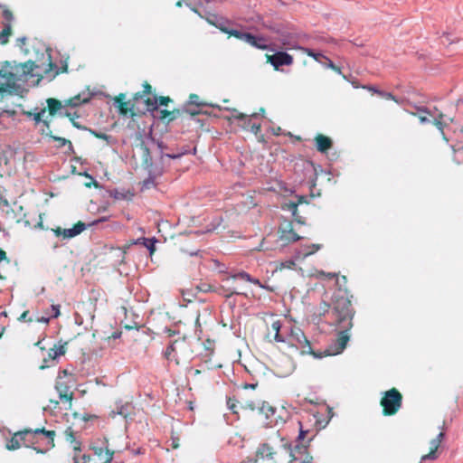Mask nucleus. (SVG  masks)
<instances>
[{
    "label": "nucleus",
    "instance_id": "nucleus-33",
    "mask_svg": "<svg viewBox=\"0 0 463 463\" xmlns=\"http://www.w3.org/2000/svg\"><path fill=\"white\" fill-rule=\"evenodd\" d=\"M143 244L144 246L149 250L150 253H152L155 250V244L156 243L157 240L153 238H143Z\"/></svg>",
    "mask_w": 463,
    "mask_h": 463
},
{
    "label": "nucleus",
    "instance_id": "nucleus-28",
    "mask_svg": "<svg viewBox=\"0 0 463 463\" xmlns=\"http://www.w3.org/2000/svg\"><path fill=\"white\" fill-rule=\"evenodd\" d=\"M116 410L117 411H114L115 413L121 415L122 417H124L127 420L131 415L132 407L130 404L127 403V404L118 405Z\"/></svg>",
    "mask_w": 463,
    "mask_h": 463
},
{
    "label": "nucleus",
    "instance_id": "nucleus-3",
    "mask_svg": "<svg viewBox=\"0 0 463 463\" xmlns=\"http://www.w3.org/2000/svg\"><path fill=\"white\" fill-rule=\"evenodd\" d=\"M90 98H91V94L82 93V94L76 95L75 97H73L71 99L64 100L63 105L61 101H59L55 99H52V98L48 99L46 100V102L48 105V109H49L50 115L52 116V115H55L58 113L61 116H66V117L70 118V119L71 120V122L73 123V125L75 127L79 128L76 121H74V118H72L71 113L65 111V108L66 107H71V108L78 107L80 104L87 103L90 99Z\"/></svg>",
    "mask_w": 463,
    "mask_h": 463
},
{
    "label": "nucleus",
    "instance_id": "nucleus-2",
    "mask_svg": "<svg viewBox=\"0 0 463 463\" xmlns=\"http://www.w3.org/2000/svg\"><path fill=\"white\" fill-rule=\"evenodd\" d=\"M34 55V70L41 69L46 75L56 76L59 73L58 67L52 61L51 49L43 42L35 41L32 46Z\"/></svg>",
    "mask_w": 463,
    "mask_h": 463
},
{
    "label": "nucleus",
    "instance_id": "nucleus-15",
    "mask_svg": "<svg viewBox=\"0 0 463 463\" xmlns=\"http://www.w3.org/2000/svg\"><path fill=\"white\" fill-rule=\"evenodd\" d=\"M290 457L300 463H313V457L307 452L306 444L290 445Z\"/></svg>",
    "mask_w": 463,
    "mask_h": 463
},
{
    "label": "nucleus",
    "instance_id": "nucleus-41",
    "mask_svg": "<svg viewBox=\"0 0 463 463\" xmlns=\"http://www.w3.org/2000/svg\"><path fill=\"white\" fill-rule=\"evenodd\" d=\"M298 424L300 426V429H299L298 436L297 437V439L295 440V444H305L303 442V440H304V438H305L306 434L307 433V430H304L302 429V424H301L300 421H298Z\"/></svg>",
    "mask_w": 463,
    "mask_h": 463
},
{
    "label": "nucleus",
    "instance_id": "nucleus-55",
    "mask_svg": "<svg viewBox=\"0 0 463 463\" xmlns=\"http://www.w3.org/2000/svg\"><path fill=\"white\" fill-rule=\"evenodd\" d=\"M418 113H419V119L421 124H427V123L431 122L430 119L425 116V115H427L426 113H420V112H418Z\"/></svg>",
    "mask_w": 463,
    "mask_h": 463
},
{
    "label": "nucleus",
    "instance_id": "nucleus-18",
    "mask_svg": "<svg viewBox=\"0 0 463 463\" xmlns=\"http://www.w3.org/2000/svg\"><path fill=\"white\" fill-rule=\"evenodd\" d=\"M113 105L118 109L119 113L123 115H126L133 109L131 102L129 100H126V95L122 93L114 99Z\"/></svg>",
    "mask_w": 463,
    "mask_h": 463
},
{
    "label": "nucleus",
    "instance_id": "nucleus-34",
    "mask_svg": "<svg viewBox=\"0 0 463 463\" xmlns=\"http://www.w3.org/2000/svg\"><path fill=\"white\" fill-rule=\"evenodd\" d=\"M451 148L453 149V152H454V160L458 163V164H461L463 163V146H458L457 148H455L453 146H451Z\"/></svg>",
    "mask_w": 463,
    "mask_h": 463
},
{
    "label": "nucleus",
    "instance_id": "nucleus-45",
    "mask_svg": "<svg viewBox=\"0 0 463 463\" xmlns=\"http://www.w3.org/2000/svg\"><path fill=\"white\" fill-rule=\"evenodd\" d=\"M244 32H241L240 30H237V29H231L229 30V32L227 33V34L229 36H233L239 40L241 39L242 35H243Z\"/></svg>",
    "mask_w": 463,
    "mask_h": 463
},
{
    "label": "nucleus",
    "instance_id": "nucleus-10",
    "mask_svg": "<svg viewBox=\"0 0 463 463\" xmlns=\"http://www.w3.org/2000/svg\"><path fill=\"white\" fill-rule=\"evenodd\" d=\"M156 144V139L152 136V131L140 136V148L143 152L142 165L146 170H151L153 166V158L151 156V149Z\"/></svg>",
    "mask_w": 463,
    "mask_h": 463
},
{
    "label": "nucleus",
    "instance_id": "nucleus-21",
    "mask_svg": "<svg viewBox=\"0 0 463 463\" xmlns=\"http://www.w3.org/2000/svg\"><path fill=\"white\" fill-rule=\"evenodd\" d=\"M237 279H241L246 280L248 282L259 285L260 287H262L260 285V282L259 279L252 278L249 273H247L245 271H241V272H238L236 274H233L231 277H228V278L224 279L222 280V282H224L226 284H229V282H231L232 280H235Z\"/></svg>",
    "mask_w": 463,
    "mask_h": 463
},
{
    "label": "nucleus",
    "instance_id": "nucleus-7",
    "mask_svg": "<svg viewBox=\"0 0 463 463\" xmlns=\"http://www.w3.org/2000/svg\"><path fill=\"white\" fill-rule=\"evenodd\" d=\"M402 404V396L395 388L383 392L381 405L383 407V415H394L401 409Z\"/></svg>",
    "mask_w": 463,
    "mask_h": 463
},
{
    "label": "nucleus",
    "instance_id": "nucleus-38",
    "mask_svg": "<svg viewBox=\"0 0 463 463\" xmlns=\"http://www.w3.org/2000/svg\"><path fill=\"white\" fill-rule=\"evenodd\" d=\"M222 288L228 292L226 295L227 298H230L232 295L240 294L235 287L232 285V281L229 284L223 282Z\"/></svg>",
    "mask_w": 463,
    "mask_h": 463
},
{
    "label": "nucleus",
    "instance_id": "nucleus-48",
    "mask_svg": "<svg viewBox=\"0 0 463 463\" xmlns=\"http://www.w3.org/2000/svg\"><path fill=\"white\" fill-rule=\"evenodd\" d=\"M253 35L252 33H243L241 41L246 43L247 44H249L250 46V43H251V40H253Z\"/></svg>",
    "mask_w": 463,
    "mask_h": 463
},
{
    "label": "nucleus",
    "instance_id": "nucleus-27",
    "mask_svg": "<svg viewBox=\"0 0 463 463\" xmlns=\"http://www.w3.org/2000/svg\"><path fill=\"white\" fill-rule=\"evenodd\" d=\"M271 328L275 331V340L279 343L288 342V336L284 337L282 334H280L281 325L279 321H275L271 325Z\"/></svg>",
    "mask_w": 463,
    "mask_h": 463
},
{
    "label": "nucleus",
    "instance_id": "nucleus-29",
    "mask_svg": "<svg viewBox=\"0 0 463 463\" xmlns=\"http://www.w3.org/2000/svg\"><path fill=\"white\" fill-rule=\"evenodd\" d=\"M65 353V348L63 345H54L48 352V359L55 360L60 355Z\"/></svg>",
    "mask_w": 463,
    "mask_h": 463
},
{
    "label": "nucleus",
    "instance_id": "nucleus-47",
    "mask_svg": "<svg viewBox=\"0 0 463 463\" xmlns=\"http://www.w3.org/2000/svg\"><path fill=\"white\" fill-rule=\"evenodd\" d=\"M436 451L437 450H432V449H430V453L426 454V455H423L421 457V461H425V460H433L437 458V454H436Z\"/></svg>",
    "mask_w": 463,
    "mask_h": 463
},
{
    "label": "nucleus",
    "instance_id": "nucleus-13",
    "mask_svg": "<svg viewBox=\"0 0 463 463\" xmlns=\"http://www.w3.org/2000/svg\"><path fill=\"white\" fill-rule=\"evenodd\" d=\"M348 329L347 327L337 334L336 339L325 351L326 355H336L345 350L350 339Z\"/></svg>",
    "mask_w": 463,
    "mask_h": 463
},
{
    "label": "nucleus",
    "instance_id": "nucleus-17",
    "mask_svg": "<svg viewBox=\"0 0 463 463\" xmlns=\"http://www.w3.org/2000/svg\"><path fill=\"white\" fill-rule=\"evenodd\" d=\"M416 109L418 112L420 113H426L428 114L429 116H430L431 118H433V121L432 123L437 127V128L440 131L442 137H443V139L448 142V138L446 137L445 134H444V131H443V123H442V118H443V114L442 113H439V114H436L437 112V109L435 108L434 110H430V109H428L427 107H423V106H417L416 107Z\"/></svg>",
    "mask_w": 463,
    "mask_h": 463
},
{
    "label": "nucleus",
    "instance_id": "nucleus-12",
    "mask_svg": "<svg viewBox=\"0 0 463 463\" xmlns=\"http://www.w3.org/2000/svg\"><path fill=\"white\" fill-rule=\"evenodd\" d=\"M279 233V241H280V246L282 247H285L288 244L298 241L301 239V237L293 231L292 222L288 220H284L280 222Z\"/></svg>",
    "mask_w": 463,
    "mask_h": 463
},
{
    "label": "nucleus",
    "instance_id": "nucleus-52",
    "mask_svg": "<svg viewBox=\"0 0 463 463\" xmlns=\"http://www.w3.org/2000/svg\"><path fill=\"white\" fill-rule=\"evenodd\" d=\"M189 103L194 104L196 106H201L202 104L199 103V97L196 94H191L189 97Z\"/></svg>",
    "mask_w": 463,
    "mask_h": 463
},
{
    "label": "nucleus",
    "instance_id": "nucleus-62",
    "mask_svg": "<svg viewBox=\"0 0 463 463\" xmlns=\"http://www.w3.org/2000/svg\"><path fill=\"white\" fill-rule=\"evenodd\" d=\"M294 218H295V221H296L298 223H299V224H305V221H304L303 217H301V216H299V215H298V214H297L296 216H294Z\"/></svg>",
    "mask_w": 463,
    "mask_h": 463
},
{
    "label": "nucleus",
    "instance_id": "nucleus-25",
    "mask_svg": "<svg viewBox=\"0 0 463 463\" xmlns=\"http://www.w3.org/2000/svg\"><path fill=\"white\" fill-rule=\"evenodd\" d=\"M95 454L99 457L101 463H110L113 459V452L108 449H96Z\"/></svg>",
    "mask_w": 463,
    "mask_h": 463
},
{
    "label": "nucleus",
    "instance_id": "nucleus-26",
    "mask_svg": "<svg viewBox=\"0 0 463 463\" xmlns=\"http://www.w3.org/2000/svg\"><path fill=\"white\" fill-rule=\"evenodd\" d=\"M273 451L272 448L267 444H262L259 447L257 450V458L262 459H269L272 458Z\"/></svg>",
    "mask_w": 463,
    "mask_h": 463
},
{
    "label": "nucleus",
    "instance_id": "nucleus-61",
    "mask_svg": "<svg viewBox=\"0 0 463 463\" xmlns=\"http://www.w3.org/2000/svg\"><path fill=\"white\" fill-rule=\"evenodd\" d=\"M37 321L40 323L47 324L50 321V317H41L37 318Z\"/></svg>",
    "mask_w": 463,
    "mask_h": 463
},
{
    "label": "nucleus",
    "instance_id": "nucleus-1",
    "mask_svg": "<svg viewBox=\"0 0 463 463\" xmlns=\"http://www.w3.org/2000/svg\"><path fill=\"white\" fill-rule=\"evenodd\" d=\"M34 62L32 60L24 63L5 62L0 69V99L7 90H15L20 82H25L29 75L35 76Z\"/></svg>",
    "mask_w": 463,
    "mask_h": 463
},
{
    "label": "nucleus",
    "instance_id": "nucleus-39",
    "mask_svg": "<svg viewBox=\"0 0 463 463\" xmlns=\"http://www.w3.org/2000/svg\"><path fill=\"white\" fill-rule=\"evenodd\" d=\"M149 175L143 181V188L149 189L155 185V176L151 174V170H148Z\"/></svg>",
    "mask_w": 463,
    "mask_h": 463
},
{
    "label": "nucleus",
    "instance_id": "nucleus-50",
    "mask_svg": "<svg viewBox=\"0 0 463 463\" xmlns=\"http://www.w3.org/2000/svg\"><path fill=\"white\" fill-rule=\"evenodd\" d=\"M51 309H52L51 317L56 318L60 316V306L59 305H52Z\"/></svg>",
    "mask_w": 463,
    "mask_h": 463
},
{
    "label": "nucleus",
    "instance_id": "nucleus-60",
    "mask_svg": "<svg viewBox=\"0 0 463 463\" xmlns=\"http://www.w3.org/2000/svg\"><path fill=\"white\" fill-rule=\"evenodd\" d=\"M320 275L323 277L328 278V279H333V278L336 277V273H333V272L326 273L325 271H321Z\"/></svg>",
    "mask_w": 463,
    "mask_h": 463
},
{
    "label": "nucleus",
    "instance_id": "nucleus-30",
    "mask_svg": "<svg viewBox=\"0 0 463 463\" xmlns=\"http://www.w3.org/2000/svg\"><path fill=\"white\" fill-rule=\"evenodd\" d=\"M153 146H156L161 157L166 156L169 158H179L182 154H164L165 145L162 141L156 140V144Z\"/></svg>",
    "mask_w": 463,
    "mask_h": 463
},
{
    "label": "nucleus",
    "instance_id": "nucleus-53",
    "mask_svg": "<svg viewBox=\"0 0 463 463\" xmlns=\"http://www.w3.org/2000/svg\"><path fill=\"white\" fill-rule=\"evenodd\" d=\"M250 132L257 135L260 130V123H252L250 125V128H249Z\"/></svg>",
    "mask_w": 463,
    "mask_h": 463
},
{
    "label": "nucleus",
    "instance_id": "nucleus-16",
    "mask_svg": "<svg viewBox=\"0 0 463 463\" xmlns=\"http://www.w3.org/2000/svg\"><path fill=\"white\" fill-rule=\"evenodd\" d=\"M89 225L82 222H78L72 228L69 229H61L57 228L54 230V233L56 236H61L63 239H71L80 234L83 231H85Z\"/></svg>",
    "mask_w": 463,
    "mask_h": 463
},
{
    "label": "nucleus",
    "instance_id": "nucleus-63",
    "mask_svg": "<svg viewBox=\"0 0 463 463\" xmlns=\"http://www.w3.org/2000/svg\"><path fill=\"white\" fill-rule=\"evenodd\" d=\"M444 38L448 42L449 44H450V43H452L454 42V40H452L450 38V34L449 33H445L444 34Z\"/></svg>",
    "mask_w": 463,
    "mask_h": 463
},
{
    "label": "nucleus",
    "instance_id": "nucleus-37",
    "mask_svg": "<svg viewBox=\"0 0 463 463\" xmlns=\"http://www.w3.org/2000/svg\"><path fill=\"white\" fill-rule=\"evenodd\" d=\"M444 438V433L440 432L438 436L430 441V449L437 450Z\"/></svg>",
    "mask_w": 463,
    "mask_h": 463
},
{
    "label": "nucleus",
    "instance_id": "nucleus-9",
    "mask_svg": "<svg viewBox=\"0 0 463 463\" xmlns=\"http://www.w3.org/2000/svg\"><path fill=\"white\" fill-rule=\"evenodd\" d=\"M259 411L260 413L264 416L263 423L267 428L277 427L279 425H282L285 422L283 415L280 413L278 414L277 409L268 402H262Z\"/></svg>",
    "mask_w": 463,
    "mask_h": 463
},
{
    "label": "nucleus",
    "instance_id": "nucleus-54",
    "mask_svg": "<svg viewBox=\"0 0 463 463\" xmlns=\"http://www.w3.org/2000/svg\"><path fill=\"white\" fill-rule=\"evenodd\" d=\"M3 16L9 24L14 19L13 14L9 10H5L3 12Z\"/></svg>",
    "mask_w": 463,
    "mask_h": 463
},
{
    "label": "nucleus",
    "instance_id": "nucleus-5",
    "mask_svg": "<svg viewBox=\"0 0 463 463\" xmlns=\"http://www.w3.org/2000/svg\"><path fill=\"white\" fill-rule=\"evenodd\" d=\"M266 27L278 34V40L283 46L288 49H300L296 43L298 33L294 32L289 24H274Z\"/></svg>",
    "mask_w": 463,
    "mask_h": 463
},
{
    "label": "nucleus",
    "instance_id": "nucleus-42",
    "mask_svg": "<svg viewBox=\"0 0 463 463\" xmlns=\"http://www.w3.org/2000/svg\"><path fill=\"white\" fill-rule=\"evenodd\" d=\"M301 202H302V199L300 198L298 203L290 202L288 203V205H287L288 210L291 212L293 216L297 215L298 203Z\"/></svg>",
    "mask_w": 463,
    "mask_h": 463
},
{
    "label": "nucleus",
    "instance_id": "nucleus-46",
    "mask_svg": "<svg viewBox=\"0 0 463 463\" xmlns=\"http://www.w3.org/2000/svg\"><path fill=\"white\" fill-rule=\"evenodd\" d=\"M175 342H172V343H171V344L166 347V349H165V357L166 359H170L172 353H173V352H175Z\"/></svg>",
    "mask_w": 463,
    "mask_h": 463
},
{
    "label": "nucleus",
    "instance_id": "nucleus-19",
    "mask_svg": "<svg viewBox=\"0 0 463 463\" xmlns=\"http://www.w3.org/2000/svg\"><path fill=\"white\" fill-rule=\"evenodd\" d=\"M54 387L61 401L67 402H71L73 394L69 392L70 388L66 383L57 381Z\"/></svg>",
    "mask_w": 463,
    "mask_h": 463
},
{
    "label": "nucleus",
    "instance_id": "nucleus-43",
    "mask_svg": "<svg viewBox=\"0 0 463 463\" xmlns=\"http://www.w3.org/2000/svg\"><path fill=\"white\" fill-rule=\"evenodd\" d=\"M324 60L326 61L325 67L329 68L336 71L338 74H341V70L339 67H336L334 62L327 57H324Z\"/></svg>",
    "mask_w": 463,
    "mask_h": 463
},
{
    "label": "nucleus",
    "instance_id": "nucleus-51",
    "mask_svg": "<svg viewBox=\"0 0 463 463\" xmlns=\"http://www.w3.org/2000/svg\"><path fill=\"white\" fill-rule=\"evenodd\" d=\"M309 248H312V250L305 251L303 253L304 257H307L308 255L315 253L317 250H318L321 248V246L319 244H312Z\"/></svg>",
    "mask_w": 463,
    "mask_h": 463
},
{
    "label": "nucleus",
    "instance_id": "nucleus-64",
    "mask_svg": "<svg viewBox=\"0 0 463 463\" xmlns=\"http://www.w3.org/2000/svg\"><path fill=\"white\" fill-rule=\"evenodd\" d=\"M145 94H148L151 91V86L148 83L144 84Z\"/></svg>",
    "mask_w": 463,
    "mask_h": 463
},
{
    "label": "nucleus",
    "instance_id": "nucleus-20",
    "mask_svg": "<svg viewBox=\"0 0 463 463\" xmlns=\"http://www.w3.org/2000/svg\"><path fill=\"white\" fill-rule=\"evenodd\" d=\"M250 46L258 49V50H263V51H270L274 52L275 49L271 47V45L269 43V41L266 37L262 35H253V40H251Z\"/></svg>",
    "mask_w": 463,
    "mask_h": 463
},
{
    "label": "nucleus",
    "instance_id": "nucleus-24",
    "mask_svg": "<svg viewBox=\"0 0 463 463\" xmlns=\"http://www.w3.org/2000/svg\"><path fill=\"white\" fill-rule=\"evenodd\" d=\"M317 148L321 153H326L332 146V140L323 135H317L316 137Z\"/></svg>",
    "mask_w": 463,
    "mask_h": 463
},
{
    "label": "nucleus",
    "instance_id": "nucleus-11",
    "mask_svg": "<svg viewBox=\"0 0 463 463\" xmlns=\"http://www.w3.org/2000/svg\"><path fill=\"white\" fill-rule=\"evenodd\" d=\"M186 5L193 12L196 13L200 17L204 18L210 24L214 25L216 28L220 29L222 32L225 33L229 32L231 24L229 20L212 13L205 12V14H203L201 11L192 7L189 4H186Z\"/></svg>",
    "mask_w": 463,
    "mask_h": 463
},
{
    "label": "nucleus",
    "instance_id": "nucleus-32",
    "mask_svg": "<svg viewBox=\"0 0 463 463\" xmlns=\"http://www.w3.org/2000/svg\"><path fill=\"white\" fill-rule=\"evenodd\" d=\"M368 89L370 90L373 91L374 93L381 95L383 98H384L386 99H392V100H394L395 102H398L396 97L393 96L391 92L382 91L374 87H369Z\"/></svg>",
    "mask_w": 463,
    "mask_h": 463
},
{
    "label": "nucleus",
    "instance_id": "nucleus-44",
    "mask_svg": "<svg viewBox=\"0 0 463 463\" xmlns=\"http://www.w3.org/2000/svg\"><path fill=\"white\" fill-rule=\"evenodd\" d=\"M110 196L117 200H124L127 199V194L124 192H118V190H113L110 192Z\"/></svg>",
    "mask_w": 463,
    "mask_h": 463
},
{
    "label": "nucleus",
    "instance_id": "nucleus-40",
    "mask_svg": "<svg viewBox=\"0 0 463 463\" xmlns=\"http://www.w3.org/2000/svg\"><path fill=\"white\" fill-rule=\"evenodd\" d=\"M90 132L96 137L98 138H100V139H103V140H106L108 143L110 142L111 140V136H109L105 133H100V132H98L96 130H93V129H90Z\"/></svg>",
    "mask_w": 463,
    "mask_h": 463
},
{
    "label": "nucleus",
    "instance_id": "nucleus-31",
    "mask_svg": "<svg viewBox=\"0 0 463 463\" xmlns=\"http://www.w3.org/2000/svg\"><path fill=\"white\" fill-rule=\"evenodd\" d=\"M12 27L9 23L5 24L4 29L0 33V43L5 44L7 43L9 36L11 35Z\"/></svg>",
    "mask_w": 463,
    "mask_h": 463
},
{
    "label": "nucleus",
    "instance_id": "nucleus-23",
    "mask_svg": "<svg viewBox=\"0 0 463 463\" xmlns=\"http://www.w3.org/2000/svg\"><path fill=\"white\" fill-rule=\"evenodd\" d=\"M264 112H265L264 109H260V113H252L250 116L241 113V112H238L237 115L234 116V118L242 122L244 128L249 129L250 128V125L252 124L251 118H257L260 114H261L263 116Z\"/></svg>",
    "mask_w": 463,
    "mask_h": 463
},
{
    "label": "nucleus",
    "instance_id": "nucleus-14",
    "mask_svg": "<svg viewBox=\"0 0 463 463\" xmlns=\"http://www.w3.org/2000/svg\"><path fill=\"white\" fill-rule=\"evenodd\" d=\"M267 59L276 71H279L281 66H288L293 63V57L283 51H278L271 55H267Z\"/></svg>",
    "mask_w": 463,
    "mask_h": 463
},
{
    "label": "nucleus",
    "instance_id": "nucleus-59",
    "mask_svg": "<svg viewBox=\"0 0 463 463\" xmlns=\"http://www.w3.org/2000/svg\"><path fill=\"white\" fill-rule=\"evenodd\" d=\"M54 139L60 143V146H65L67 143H69L70 146H71V143L63 137H55Z\"/></svg>",
    "mask_w": 463,
    "mask_h": 463
},
{
    "label": "nucleus",
    "instance_id": "nucleus-36",
    "mask_svg": "<svg viewBox=\"0 0 463 463\" xmlns=\"http://www.w3.org/2000/svg\"><path fill=\"white\" fill-rule=\"evenodd\" d=\"M304 51L308 56L312 57L318 62H322V60H324V57H326L324 54L320 52H315L314 51L308 48L304 49Z\"/></svg>",
    "mask_w": 463,
    "mask_h": 463
},
{
    "label": "nucleus",
    "instance_id": "nucleus-35",
    "mask_svg": "<svg viewBox=\"0 0 463 463\" xmlns=\"http://www.w3.org/2000/svg\"><path fill=\"white\" fill-rule=\"evenodd\" d=\"M45 114V109H41L39 112L37 113H29V116H33V120L38 124V123H41L43 122L45 126H49L48 122L46 120H43L42 118L43 116Z\"/></svg>",
    "mask_w": 463,
    "mask_h": 463
},
{
    "label": "nucleus",
    "instance_id": "nucleus-56",
    "mask_svg": "<svg viewBox=\"0 0 463 463\" xmlns=\"http://www.w3.org/2000/svg\"><path fill=\"white\" fill-rule=\"evenodd\" d=\"M329 309V305L326 302L320 304L319 310L321 315H325Z\"/></svg>",
    "mask_w": 463,
    "mask_h": 463
},
{
    "label": "nucleus",
    "instance_id": "nucleus-49",
    "mask_svg": "<svg viewBox=\"0 0 463 463\" xmlns=\"http://www.w3.org/2000/svg\"><path fill=\"white\" fill-rule=\"evenodd\" d=\"M83 175L90 179V183L86 184L87 187H90L91 185H94L95 187H99V184L97 182V180H95L90 175L85 172Z\"/></svg>",
    "mask_w": 463,
    "mask_h": 463
},
{
    "label": "nucleus",
    "instance_id": "nucleus-4",
    "mask_svg": "<svg viewBox=\"0 0 463 463\" xmlns=\"http://www.w3.org/2000/svg\"><path fill=\"white\" fill-rule=\"evenodd\" d=\"M31 432H33V430H24V431H19V432L15 433L14 436L12 437L7 441L5 448L8 450H15V449H20L21 448V441L24 440V436L26 434H28V433H31ZM33 433L34 434H43L47 439V440H46L47 449H38L36 447L33 448L37 453L43 454L50 448H52L54 446L53 438L55 436V431H53V430H46L44 428H42V429L34 430Z\"/></svg>",
    "mask_w": 463,
    "mask_h": 463
},
{
    "label": "nucleus",
    "instance_id": "nucleus-57",
    "mask_svg": "<svg viewBox=\"0 0 463 463\" xmlns=\"http://www.w3.org/2000/svg\"><path fill=\"white\" fill-rule=\"evenodd\" d=\"M108 219H109L108 217L103 216L101 218H99V219L93 221L92 222L89 223L88 225H89V227L93 226V225H97V224H99L100 222H104L108 221Z\"/></svg>",
    "mask_w": 463,
    "mask_h": 463
},
{
    "label": "nucleus",
    "instance_id": "nucleus-22",
    "mask_svg": "<svg viewBox=\"0 0 463 463\" xmlns=\"http://www.w3.org/2000/svg\"><path fill=\"white\" fill-rule=\"evenodd\" d=\"M170 101L168 97H160L159 99L154 98L153 100L147 99L146 100L147 111L154 112L157 110L159 106H166L167 102Z\"/></svg>",
    "mask_w": 463,
    "mask_h": 463
},
{
    "label": "nucleus",
    "instance_id": "nucleus-6",
    "mask_svg": "<svg viewBox=\"0 0 463 463\" xmlns=\"http://www.w3.org/2000/svg\"><path fill=\"white\" fill-rule=\"evenodd\" d=\"M288 343L299 349L302 354H311L315 358L323 357L322 354L316 353L312 350L309 340L298 327L290 328V332L288 335Z\"/></svg>",
    "mask_w": 463,
    "mask_h": 463
},
{
    "label": "nucleus",
    "instance_id": "nucleus-58",
    "mask_svg": "<svg viewBox=\"0 0 463 463\" xmlns=\"http://www.w3.org/2000/svg\"><path fill=\"white\" fill-rule=\"evenodd\" d=\"M227 405H228V408L234 413H237V411H236V404L234 402H232L231 399H229L227 401Z\"/></svg>",
    "mask_w": 463,
    "mask_h": 463
},
{
    "label": "nucleus",
    "instance_id": "nucleus-8",
    "mask_svg": "<svg viewBox=\"0 0 463 463\" xmlns=\"http://www.w3.org/2000/svg\"><path fill=\"white\" fill-rule=\"evenodd\" d=\"M334 300V311L336 313L338 317L339 323H343L345 320H348V328L352 327V318L354 316L352 305L350 300L346 298L335 297Z\"/></svg>",
    "mask_w": 463,
    "mask_h": 463
}]
</instances>
